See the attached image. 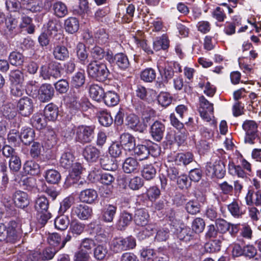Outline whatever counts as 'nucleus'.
<instances>
[{
	"mask_svg": "<svg viewBox=\"0 0 261 261\" xmlns=\"http://www.w3.org/2000/svg\"><path fill=\"white\" fill-rule=\"evenodd\" d=\"M22 8L30 12L35 13L40 12L42 10V3H31L28 2H23L22 4Z\"/></svg>",
	"mask_w": 261,
	"mask_h": 261,
	"instance_id": "50",
	"label": "nucleus"
},
{
	"mask_svg": "<svg viewBox=\"0 0 261 261\" xmlns=\"http://www.w3.org/2000/svg\"><path fill=\"white\" fill-rule=\"evenodd\" d=\"M109 153L113 158H118L122 154V146L118 142H114L110 146Z\"/></svg>",
	"mask_w": 261,
	"mask_h": 261,
	"instance_id": "58",
	"label": "nucleus"
},
{
	"mask_svg": "<svg viewBox=\"0 0 261 261\" xmlns=\"http://www.w3.org/2000/svg\"><path fill=\"white\" fill-rule=\"evenodd\" d=\"M128 126L135 131L143 132L144 127L140 122L138 116L134 114H130L126 118Z\"/></svg>",
	"mask_w": 261,
	"mask_h": 261,
	"instance_id": "21",
	"label": "nucleus"
},
{
	"mask_svg": "<svg viewBox=\"0 0 261 261\" xmlns=\"http://www.w3.org/2000/svg\"><path fill=\"white\" fill-rule=\"evenodd\" d=\"M149 214L144 209H138L136 211L134 220L138 226H144L148 222Z\"/></svg>",
	"mask_w": 261,
	"mask_h": 261,
	"instance_id": "18",
	"label": "nucleus"
},
{
	"mask_svg": "<svg viewBox=\"0 0 261 261\" xmlns=\"http://www.w3.org/2000/svg\"><path fill=\"white\" fill-rule=\"evenodd\" d=\"M54 95V89L49 84H42L38 90V98L42 102L50 100Z\"/></svg>",
	"mask_w": 261,
	"mask_h": 261,
	"instance_id": "10",
	"label": "nucleus"
},
{
	"mask_svg": "<svg viewBox=\"0 0 261 261\" xmlns=\"http://www.w3.org/2000/svg\"><path fill=\"white\" fill-rule=\"evenodd\" d=\"M95 126L81 125L75 127L73 133L75 140L81 144L90 143L94 138Z\"/></svg>",
	"mask_w": 261,
	"mask_h": 261,
	"instance_id": "2",
	"label": "nucleus"
},
{
	"mask_svg": "<svg viewBox=\"0 0 261 261\" xmlns=\"http://www.w3.org/2000/svg\"><path fill=\"white\" fill-rule=\"evenodd\" d=\"M102 100L107 106L114 107L118 104L120 98L115 91L109 90L104 93Z\"/></svg>",
	"mask_w": 261,
	"mask_h": 261,
	"instance_id": "16",
	"label": "nucleus"
},
{
	"mask_svg": "<svg viewBox=\"0 0 261 261\" xmlns=\"http://www.w3.org/2000/svg\"><path fill=\"white\" fill-rule=\"evenodd\" d=\"M85 228V225L77 220H72L70 224L69 231L73 235L79 236Z\"/></svg>",
	"mask_w": 261,
	"mask_h": 261,
	"instance_id": "37",
	"label": "nucleus"
},
{
	"mask_svg": "<svg viewBox=\"0 0 261 261\" xmlns=\"http://www.w3.org/2000/svg\"><path fill=\"white\" fill-rule=\"evenodd\" d=\"M97 197V194L95 190L92 189H87L81 192L79 198L81 201L91 203Z\"/></svg>",
	"mask_w": 261,
	"mask_h": 261,
	"instance_id": "20",
	"label": "nucleus"
},
{
	"mask_svg": "<svg viewBox=\"0 0 261 261\" xmlns=\"http://www.w3.org/2000/svg\"><path fill=\"white\" fill-rule=\"evenodd\" d=\"M7 139L9 143L16 144L20 141V136L18 130L12 129L10 130L7 136Z\"/></svg>",
	"mask_w": 261,
	"mask_h": 261,
	"instance_id": "63",
	"label": "nucleus"
},
{
	"mask_svg": "<svg viewBox=\"0 0 261 261\" xmlns=\"http://www.w3.org/2000/svg\"><path fill=\"white\" fill-rule=\"evenodd\" d=\"M205 172L208 176L222 178L226 173L225 165L221 160L207 163L205 166Z\"/></svg>",
	"mask_w": 261,
	"mask_h": 261,
	"instance_id": "3",
	"label": "nucleus"
},
{
	"mask_svg": "<svg viewBox=\"0 0 261 261\" xmlns=\"http://www.w3.org/2000/svg\"><path fill=\"white\" fill-rule=\"evenodd\" d=\"M165 126L160 121H155L151 126L150 134L153 139L156 141H160L164 136Z\"/></svg>",
	"mask_w": 261,
	"mask_h": 261,
	"instance_id": "14",
	"label": "nucleus"
},
{
	"mask_svg": "<svg viewBox=\"0 0 261 261\" xmlns=\"http://www.w3.org/2000/svg\"><path fill=\"white\" fill-rule=\"evenodd\" d=\"M40 75L44 80H50L51 77L55 79L60 77L61 74L59 65L56 63H51L48 65L42 66Z\"/></svg>",
	"mask_w": 261,
	"mask_h": 261,
	"instance_id": "4",
	"label": "nucleus"
},
{
	"mask_svg": "<svg viewBox=\"0 0 261 261\" xmlns=\"http://www.w3.org/2000/svg\"><path fill=\"white\" fill-rule=\"evenodd\" d=\"M92 214V208L85 204H80L72 207L71 212V217L76 216L81 220H88Z\"/></svg>",
	"mask_w": 261,
	"mask_h": 261,
	"instance_id": "7",
	"label": "nucleus"
},
{
	"mask_svg": "<svg viewBox=\"0 0 261 261\" xmlns=\"http://www.w3.org/2000/svg\"><path fill=\"white\" fill-rule=\"evenodd\" d=\"M98 120L99 123L104 126L111 125L113 121L110 114L106 111L99 112L98 114Z\"/></svg>",
	"mask_w": 261,
	"mask_h": 261,
	"instance_id": "51",
	"label": "nucleus"
},
{
	"mask_svg": "<svg viewBox=\"0 0 261 261\" xmlns=\"http://www.w3.org/2000/svg\"><path fill=\"white\" fill-rule=\"evenodd\" d=\"M25 173L31 175L37 174L39 172V165L33 161H28L23 165Z\"/></svg>",
	"mask_w": 261,
	"mask_h": 261,
	"instance_id": "46",
	"label": "nucleus"
},
{
	"mask_svg": "<svg viewBox=\"0 0 261 261\" xmlns=\"http://www.w3.org/2000/svg\"><path fill=\"white\" fill-rule=\"evenodd\" d=\"M89 75L97 81H105L110 75V71L105 63L93 61L87 66Z\"/></svg>",
	"mask_w": 261,
	"mask_h": 261,
	"instance_id": "1",
	"label": "nucleus"
},
{
	"mask_svg": "<svg viewBox=\"0 0 261 261\" xmlns=\"http://www.w3.org/2000/svg\"><path fill=\"white\" fill-rule=\"evenodd\" d=\"M100 164L101 167L106 170L114 171L117 168V164L107 156L100 159Z\"/></svg>",
	"mask_w": 261,
	"mask_h": 261,
	"instance_id": "47",
	"label": "nucleus"
},
{
	"mask_svg": "<svg viewBox=\"0 0 261 261\" xmlns=\"http://www.w3.org/2000/svg\"><path fill=\"white\" fill-rule=\"evenodd\" d=\"M117 210V207L115 204H106L101 212L102 220L107 223L113 221Z\"/></svg>",
	"mask_w": 261,
	"mask_h": 261,
	"instance_id": "12",
	"label": "nucleus"
},
{
	"mask_svg": "<svg viewBox=\"0 0 261 261\" xmlns=\"http://www.w3.org/2000/svg\"><path fill=\"white\" fill-rule=\"evenodd\" d=\"M20 141L25 145H29L35 137L34 130L30 127H23L20 134Z\"/></svg>",
	"mask_w": 261,
	"mask_h": 261,
	"instance_id": "22",
	"label": "nucleus"
},
{
	"mask_svg": "<svg viewBox=\"0 0 261 261\" xmlns=\"http://www.w3.org/2000/svg\"><path fill=\"white\" fill-rule=\"evenodd\" d=\"M193 160V154L188 152L186 153H178L175 157V162L177 165H187L192 162Z\"/></svg>",
	"mask_w": 261,
	"mask_h": 261,
	"instance_id": "36",
	"label": "nucleus"
},
{
	"mask_svg": "<svg viewBox=\"0 0 261 261\" xmlns=\"http://www.w3.org/2000/svg\"><path fill=\"white\" fill-rule=\"evenodd\" d=\"M192 229L196 233L202 232L205 227L204 220L199 217L196 218L192 223Z\"/></svg>",
	"mask_w": 261,
	"mask_h": 261,
	"instance_id": "55",
	"label": "nucleus"
},
{
	"mask_svg": "<svg viewBox=\"0 0 261 261\" xmlns=\"http://www.w3.org/2000/svg\"><path fill=\"white\" fill-rule=\"evenodd\" d=\"M25 60L23 55L19 52L12 51L9 56V60L12 65L19 66L23 64Z\"/></svg>",
	"mask_w": 261,
	"mask_h": 261,
	"instance_id": "35",
	"label": "nucleus"
},
{
	"mask_svg": "<svg viewBox=\"0 0 261 261\" xmlns=\"http://www.w3.org/2000/svg\"><path fill=\"white\" fill-rule=\"evenodd\" d=\"M53 54L55 59L64 61L69 57V52L67 48L63 45H57L53 49Z\"/></svg>",
	"mask_w": 261,
	"mask_h": 261,
	"instance_id": "24",
	"label": "nucleus"
},
{
	"mask_svg": "<svg viewBox=\"0 0 261 261\" xmlns=\"http://www.w3.org/2000/svg\"><path fill=\"white\" fill-rule=\"evenodd\" d=\"M32 125L38 129H41L46 125V122L44 116L41 113L34 114L31 119Z\"/></svg>",
	"mask_w": 261,
	"mask_h": 261,
	"instance_id": "32",
	"label": "nucleus"
},
{
	"mask_svg": "<svg viewBox=\"0 0 261 261\" xmlns=\"http://www.w3.org/2000/svg\"><path fill=\"white\" fill-rule=\"evenodd\" d=\"M59 249L54 247H48L44 249L41 253V259L48 260L51 259Z\"/></svg>",
	"mask_w": 261,
	"mask_h": 261,
	"instance_id": "57",
	"label": "nucleus"
},
{
	"mask_svg": "<svg viewBox=\"0 0 261 261\" xmlns=\"http://www.w3.org/2000/svg\"><path fill=\"white\" fill-rule=\"evenodd\" d=\"M143 227L142 229L138 234V237L141 240H143L147 237H150L156 229V225L155 224H147Z\"/></svg>",
	"mask_w": 261,
	"mask_h": 261,
	"instance_id": "39",
	"label": "nucleus"
},
{
	"mask_svg": "<svg viewBox=\"0 0 261 261\" xmlns=\"http://www.w3.org/2000/svg\"><path fill=\"white\" fill-rule=\"evenodd\" d=\"M122 242V237H118L114 238L111 242V250L115 253H119L122 252V251H124V246L125 245L123 244Z\"/></svg>",
	"mask_w": 261,
	"mask_h": 261,
	"instance_id": "52",
	"label": "nucleus"
},
{
	"mask_svg": "<svg viewBox=\"0 0 261 261\" xmlns=\"http://www.w3.org/2000/svg\"><path fill=\"white\" fill-rule=\"evenodd\" d=\"M185 208L189 214L196 215L200 212V205L197 200H192L186 204Z\"/></svg>",
	"mask_w": 261,
	"mask_h": 261,
	"instance_id": "48",
	"label": "nucleus"
},
{
	"mask_svg": "<svg viewBox=\"0 0 261 261\" xmlns=\"http://www.w3.org/2000/svg\"><path fill=\"white\" fill-rule=\"evenodd\" d=\"M17 108L22 116H29L33 111V100L28 97H24L20 99L17 104Z\"/></svg>",
	"mask_w": 261,
	"mask_h": 261,
	"instance_id": "9",
	"label": "nucleus"
},
{
	"mask_svg": "<svg viewBox=\"0 0 261 261\" xmlns=\"http://www.w3.org/2000/svg\"><path fill=\"white\" fill-rule=\"evenodd\" d=\"M227 209L231 215L236 218H241L245 214V210L243 209L241 203L233 200L227 205Z\"/></svg>",
	"mask_w": 261,
	"mask_h": 261,
	"instance_id": "19",
	"label": "nucleus"
},
{
	"mask_svg": "<svg viewBox=\"0 0 261 261\" xmlns=\"http://www.w3.org/2000/svg\"><path fill=\"white\" fill-rule=\"evenodd\" d=\"M142 175L146 180L153 179L156 173L155 167L152 164H146L142 170Z\"/></svg>",
	"mask_w": 261,
	"mask_h": 261,
	"instance_id": "40",
	"label": "nucleus"
},
{
	"mask_svg": "<svg viewBox=\"0 0 261 261\" xmlns=\"http://www.w3.org/2000/svg\"><path fill=\"white\" fill-rule=\"evenodd\" d=\"M47 29L50 34L55 33L61 29V23L56 19L50 20L47 24Z\"/></svg>",
	"mask_w": 261,
	"mask_h": 261,
	"instance_id": "62",
	"label": "nucleus"
},
{
	"mask_svg": "<svg viewBox=\"0 0 261 261\" xmlns=\"http://www.w3.org/2000/svg\"><path fill=\"white\" fill-rule=\"evenodd\" d=\"M13 201L15 205L21 208L27 207L29 204L28 194L21 191H16L15 193Z\"/></svg>",
	"mask_w": 261,
	"mask_h": 261,
	"instance_id": "17",
	"label": "nucleus"
},
{
	"mask_svg": "<svg viewBox=\"0 0 261 261\" xmlns=\"http://www.w3.org/2000/svg\"><path fill=\"white\" fill-rule=\"evenodd\" d=\"M242 127L246 134L245 142L250 144H254V140L257 137V123L253 120H247L244 122Z\"/></svg>",
	"mask_w": 261,
	"mask_h": 261,
	"instance_id": "5",
	"label": "nucleus"
},
{
	"mask_svg": "<svg viewBox=\"0 0 261 261\" xmlns=\"http://www.w3.org/2000/svg\"><path fill=\"white\" fill-rule=\"evenodd\" d=\"M76 55L80 62L82 64H86L88 62V55L86 50L85 46L82 43H79L76 47Z\"/></svg>",
	"mask_w": 261,
	"mask_h": 261,
	"instance_id": "43",
	"label": "nucleus"
},
{
	"mask_svg": "<svg viewBox=\"0 0 261 261\" xmlns=\"http://www.w3.org/2000/svg\"><path fill=\"white\" fill-rule=\"evenodd\" d=\"M115 63L117 66L122 70L127 69L129 66L128 58L123 53H118L115 55Z\"/></svg>",
	"mask_w": 261,
	"mask_h": 261,
	"instance_id": "33",
	"label": "nucleus"
},
{
	"mask_svg": "<svg viewBox=\"0 0 261 261\" xmlns=\"http://www.w3.org/2000/svg\"><path fill=\"white\" fill-rule=\"evenodd\" d=\"M5 4L10 12H18L22 7L19 0H6Z\"/></svg>",
	"mask_w": 261,
	"mask_h": 261,
	"instance_id": "56",
	"label": "nucleus"
},
{
	"mask_svg": "<svg viewBox=\"0 0 261 261\" xmlns=\"http://www.w3.org/2000/svg\"><path fill=\"white\" fill-rule=\"evenodd\" d=\"M155 77L156 72L152 68H146L141 72V79L145 82H152Z\"/></svg>",
	"mask_w": 261,
	"mask_h": 261,
	"instance_id": "49",
	"label": "nucleus"
},
{
	"mask_svg": "<svg viewBox=\"0 0 261 261\" xmlns=\"http://www.w3.org/2000/svg\"><path fill=\"white\" fill-rule=\"evenodd\" d=\"M45 178L48 183L56 184L60 181L61 175L57 170L50 169L46 171Z\"/></svg>",
	"mask_w": 261,
	"mask_h": 261,
	"instance_id": "42",
	"label": "nucleus"
},
{
	"mask_svg": "<svg viewBox=\"0 0 261 261\" xmlns=\"http://www.w3.org/2000/svg\"><path fill=\"white\" fill-rule=\"evenodd\" d=\"M257 250L252 245H247L243 247V255L249 259L254 258L257 255Z\"/></svg>",
	"mask_w": 261,
	"mask_h": 261,
	"instance_id": "60",
	"label": "nucleus"
},
{
	"mask_svg": "<svg viewBox=\"0 0 261 261\" xmlns=\"http://www.w3.org/2000/svg\"><path fill=\"white\" fill-rule=\"evenodd\" d=\"M133 219L132 215L130 213L123 211L119 216L117 221L118 228L122 230L126 227L131 223Z\"/></svg>",
	"mask_w": 261,
	"mask_h": 261,
	"instance_id": "29",
	"label": "nucleus"
},
{
	"mask_svg": "<svg viewBox=\"0 0 261 261\" xmlns=\"http://www.w3.org/2000/svg\"><path fill=\"white\" fill-rule=\"evenodd\" d=\"M74 156L70 151H65L62 153L60 160V165L65 169H69L73 163Z\"/></svg>",
	"mask_w": 261,
	"mask_h": 261,
	"instance_id": "28",
	"label": "nucleus"
},
{
	"mask_svg": "<svg viewBox=\"0 0 261 261\" xmlns=\"http://www.w3.org/2000/svg\"><path fill=\"white\" fill-rule=\"evenodd\" d=\"M64 27L66 31L69 33L76 32L79 29V20L75 17H69L64 21Z\"/></svg>",
	"mask_w": 261,
	"mask_h": 261,
	"instance_id": "30",
	"label": "nucleus"
},
{
	"mask_svg": "<svg viewBox=\"0 0 261 261\" xmlns=\"http://www.w3.org/2000/svg\"><path fill=\"white\" fill-rule=\"evenodd\" d=\"M95 245V244L93 240L86 238L82 240L80 245V249L90 253Z\"/></svg>",
	"mask_w": 261,
	"mask_h": 261,
	"instance_id": "61",
	"label": "nucleus"
},
{
	"mask_svg": "<svg viewBox=\"0 0 261 261\" xmlns=\"http://www.w3.org/2000/svg\"><path fill=\"white\" fill-rule=\"evenodd\" d=\"M104 93L102 88L97 84L91 85L89 87L90 96L95 101H100L102 100Z\"/></svg>",
	"mask_w": 261,
	"mask_h": 261,
	"instance_id": "27",
	"label": "nucleus"
},
{
	"mask_svg": "<svg viewBox=\"0 0 261 261\" xmlns=\"http://www.w3.org/2000/svg\"><path fill=\"white\" fill-rule=\"evenodd\" d=\"M228 172L232 176H237L238 177L244 178L246 173L242 168L239 165H236L233 162H229L228 164Z\"/></svg>",
	"mask_w": 261,
	"mask_h": 261,
	"instance_id": "44",
	"label": "nucleus"
},
{
	"mask_svg": "<svg viewBox=\"0 0 261 261\" xmlns=\"http://www.w3.org/2000/svg\"><path fill=\"white\" fill-rule=\"evenodd\" d=\"M85 159L89 162H95L99 157L100 151L91 145L86 146L83 152Z\"/></svg>",
	"mask_w": 261,
	"mask_h": 261,
	"instance_id": "13",
	"label": "nucleus"
},
{
	"mask_svg": "<svg viewBox=\"0 0 261 261\" xmlns=\"http://www.w3.org/2000/svg\"><path fill=\"white\" fill-rule=\"evenodd\" d=\"M69 224V219L67 216L61 215L55 220V227L60 230H66Z\"/></svg>",
	"mask_w": 261,
	"mask_h": 261,
	"instance_id": "41",
	"label": "nucleus"
},
{
	"mask_svg": "<svg viewBox=\"0 0 261 261\" xmlns=\"http://www.w3.org/2000/svg\"><path fill=\"white\" fill-rule=\"evenodd\" d=\"M9 76L12 84H22L23 81V74L19 70L11 71Z\"/></svg>",
	"mask_w": 261,
	"mask_h": 261,
	"instance_id": "54",
	"label": "nucleus"
},
{
	"mask_svg": "<svg viewBox=\"0 0 261 261\" xmlns=\"http://www.w3.org/2000/svg\"><path fill=\"white\" fill-rule=\"evenodd\" d=\"M85 73L84 70L76 72L72 77L71 84L75 88L82 87L85 82Z\"/></svg>",
	"mask_w": 261,
	"mask_h": 261,
	"instance_id": "34",
	"label": "nucleus"
},
{
	"mask_svg": "<svg viewBox=\"0 0 261 261\" xmlns=\"http://www.w3.org/2000/svg\"><path fill=\"white\" fill-rule=\"evenodd\" d=\"M21 167V161L17 155L10 159L9 168L12 171L17 172L20 170Z\"/></svg>",
	"mask_w": 261,
	"mask_h": 261,
	"instance_id": "59",
	"label": "nucleus"
},
{
	"mask_svg": "<svg viewBox=\"0 0 261 261\" xmlns=\"http://www.w3.org/2000/svg\"><path fill=\"white\" fill-rule=\"evenodd\" d=\"M48 206L49 202L45 197L41 196L36 200L35 208L38 213L47 211Z\"/></svg>",
	"mask_w": 261,
	"mask_h": 261,
	"instance_id": "45",
	"label": "nucleus"
},
{
	"mask_svg": "<svg viewBox=\"0 0 261 261\" xmlns=\"http://www.w3.org/2000/svg\"><path fill=\"white\" fill-rule=\"evenodd\" d=\"M120 141L125 150L131 152L136 145L135 138L128 133H123L120 137Z\"/></svg>",
	"mask_w": 261,
	"mask_h": 261,
	"instance_id": "15",
	"label": "nucleus"
},
{
	"mask_svg": "<svg viewBox=\"0 0 261 261\" xmlns=\"http://www.w3.org/2000/svg\"><path fill=\"white\" fill-rule=\"evenodd\" d=\"M153 47L155 51L166 49L169 47V40L167 37L163 35L161 37L156 38L153 42Z\"/></svg>",
	"mask_w": 261,
	"mask_h": 261,
	"instance_id": "38",
	"label": "nucleus"
},
{
	"mask_svg": "<svg viewBox=\"0 0 261 261\" xmlns=\"http://www.w3.org/2000/svg\"><path fill=\"white\" fill-rule=\"evenodd\" d=\"M22 232L21 224L16 221H11L7 228L6 238L5 241L14 243L21 238Z\"/></svg>",
	"mask_w": 261,
	"mask_h": 261,
	"instance_id": "6",
	"label": "nucleus"
},
{
	"mask_svg": "<svg viewBox=\"0 0 261 261\" xmlns=\"http://www.w3.org/2000/svg\"><path fill=\"white\" fill-rule=\"evenodd\" d=\"M44 114L45 118L49 121H55L58 116V108L53 104H48L44 108Z\"/></svg>",
	"mask_w": 261,
	"mask_h": 261,
	"instance_id": "26",
	"label": "nucleus"
},
{
	"mask_svg": "<svg viewBox=\"0 0 261 261\" xmlns=\"http://www.w3.org/2000/svg\"><path fill=\"white\" fill-rule=\"evenodd\" d=\"M140 168L139 162L133 157L126 158L122 165V169L126 173H136L139 171Z\"/></svg>",
	"mask_w": 261,
	"mask_h": 261,
	"instance_id": "11",
	"label": "nucleus"
},
{
	"mask_svg": "<svg viewBox=\"0 0 261 261\" xmlns=\"http://www.w3.org/2000/svg\"><path fill=\"white\" fill-rule=\"evenodd\" d=\"M141 257L145 261H151L156 255L155 251L151 249H143L140 251Z\"/></svg>",
	"mask_w": 261,
	"mask_h": 261,
	"instance_id": "64",
	"label": "nucleus"
},
{
	"mask_svg": "<svg viewBox=\"0 0 261 261\" xmlns=\"http://www.w3.org/2000/svg\"><path fill=\"white\" fill-rule=\"evenodd\" d=\"M90 55L91 57L96 61V60H100L103 59L106 56V51L104 49L98 46H95L90 50Z\"/></svg>",
	"mask_w": 261,
	"mask_h": 261,
	"instance_id": "53",
	"label": "nucleus"
},
{
	"mask_svg": "<svg viewBox=\"0 0 261 261\" xmlns=\"http://www.w3.org/2000/svg\"><path fill=\"white\" fill-rule=\"evenodd\" d=\"M131 152L132 154L138 157L140 160L147 159L150 153L148 147L142 144L135 145Z\"/></svg>",
	"mask_w": 261,
	"mask_h": 261,
	"instance_id": "25",
	"label": "nucleus"
},
{
	"mask_svg": "<svg viewBox=\"0 0 261 261\" xmlns=\"http://www.w3.org/2000/svg\"><path fill=\"white\" fill-rule=\"evenodd\" d=\"M54 14L58 17H63L68 13L66 5L62 2L58 1L53 5Z\"/></svg>",
	"mask_w": 261,
	"mask_h": 261,
	"instance_id": "31",
	"label": "nucleus"
},
{
	"mask_svg": "<svg viewBox=\"0 0 261 261\" xmlns=\"http://www.w3.org/2000/svg\"><path fill=\"white\" fill-rule=\"evenodd\" d=\"M246 201L248 205L253 204L256 206L261 205V191L249 190L246 196Z\"/></svg>",
	"mask_w": 261,
	"mask_h": 261,
	"instance_id": "23",
	"label": "nucleus"
},
{
	"mask_svg": "<svg viewBox=\"0 0 261 261\" xmlns=\"http://www.w3.org/2000/svg\"><path fill=\"white\" fill-rule=\"evenodd\" d=\"M81 93L79 91H75L73 90L70 92L69 95V102L71 107L75 110L80 111H86L88 107L89 103L80 98Z\"/></svg>",
	"mask_w": 261,
	"mask_h": 261,
	"instance_id": "8",
	"label": "nucleus"
}]
</instances>
